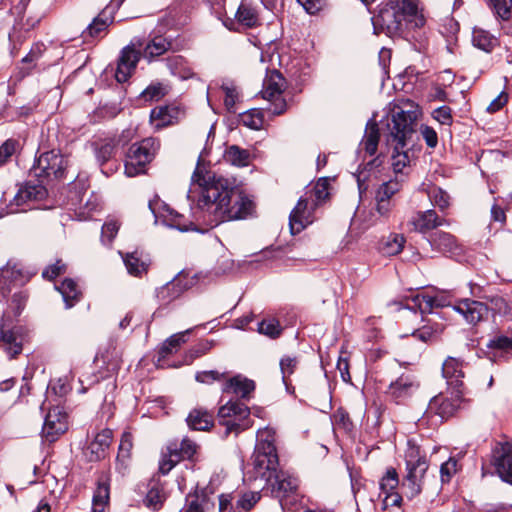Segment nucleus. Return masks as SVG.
Returning <instances> with one entry per match:
<instances>
[{"label": "nucleus", "instance_id": "f8f14e48", "mask_svg": "<svg viewBox=\"0 0 512 512\" xmlns=\"http://www.w3.org/2000/svg\"><path fill=\"white\" fill-rule=\"evenodd\" d=\"M317 203L312 201L307 194L301 196L289 215V227L293 235L303 231L308 225L314 221V211Z\"/></svg>", "mask_w": 512, "mask_h": 512}, {"label": "nucleus", "instance_id": "c03bdc74", "mask_svg": "<svg viewBox=\"0 0 512 512\" xmlns=\"http://www.w3.org/2000/svg\"><path fill=\"white\" fill-rule=\"evenodd\" d=\"M169 91V86L161 82L151 83L142 93L141 97L145 101H158Z\"/></svg>", "mask_w": 512, "mask_h": 512}, {"label": "nucleus", "instance_id": "4c0bfd02", "mask_svg": "<svg viewBox=\"0 0 512 512\" xmlns=\"http://www.w3.org/2000/svg\"><path fill=\"white\" fill-rule=\"evenodd\" d=\"M224 159L234 166L245 167L250 163L251 154L246 149H242L237 145H232L226 149Z\"/></svg>", "mask_w": 512, "mask_h": 512}, {"label": "nucleus", "instance_id": "1a4fd4ad", "mask_svg": "<svg viewBox=\"0 0 512 512\" xmlns=\"http://www.w3.org/2000/svg\"><path fill=\"white\" fill-rule=\"evenodd\" d=\"M149 209L155 216L156 221L161 220L164 225L170 228L177 229L181 232L196 230V226L192 221L186 219L184 215L179 214L159 200L149 201Z\"/></svg>", "mask_w": 512, "mask_h": 512}, {"label": "nucleus", "instance_id": "7c9ffc66", "mask_svg": "<svg viewBox=\"0 0 512 512\" xmlns=\"http://www.w3.org/2000/svg\"><path fill=\"white\" fill-rule=\"evenodd\" d=\"M453 309L460 313L467 323L475 325L480 321V302L468 298L458 301Z\"/></svg>", "mask_w": 512, "mask_h": 512}, {"label": "nucleus", "instance_id": "8fccbe9b", "mask_svg": "<svg viewBox=\"0 0 512 512\" xmlns=\"http://www.w3.org/2000/svg\"><path fill=\"white\" fill-rule=\"evenodd\" d=\"M328 185L327 179H320L317 181L315 186L305 194H307L308 197H311L312 201L317 203V206H319L329 196Z\"/></svg>", "mask_w": 512, "mask_h": 512}, {"label": "nucleus", "instance_id": "cd10ccee", "mask_svg": "<svg viewBox=\"0 0 512 512\" xmlns=\"http://www.w3.org/2000/svg\"><path fill=\"white\" fill-rule=\"evenodd\" d=\"M254 389L255 383L253 380H250L241 375H236L225 383L223 392L233 393L242 399H248Z\"/></svg>", "mask_w": 512, "mask_h": 512}, {"label": "nucleus", "instance_id": "e2e57ef3", "mask_svg": "<svg viewBox=\"0 0 512 512\" xmlns=\"http://www.w3.org/2000/svg\"><path fill=\"white\" fill-rule=\"evenodd\" d=\"M297 364L296 357L285 356L280 360L282 380L286 386H288V377L294 373Z\"/></svg>", "mask_w": 512, "mask_h": 512}, {"label": "nucleus", "instance_id": "69168bd1", "mask_svg": "<svg viewBox=\"0 0 512 512\" xmlns=\"http://www.w3.org/2000/svg\"><path fill=\"white\" fill-rule=\"evenodd\" d=\"M457 472V461L454 458H449L440 467V477L442 483H448L451 477Z\"/></svg>", "mask_w": 512, "mask_h": 512}, {"label": "nucleus", "instance_id": "4d7b16f0", "mask_svg": "<svg viewBox=\"0 0 512 512\" xmlns=\"http://www.w3.org/2000/svg\"><path fill=\"white\" fill-rule=\"evenodd\" d=\"M119 223L117 220L109 219L103 226L101 231V241L103 244L109 245L115 238L119 230Z\"/></svg>", "mask_w": 512, "mask_h": 512}, {"label": "nucleus", "instance_id": "de8ad7c7", "mask_svg": "<svg viewBox=\"0 0 512 512\" xmlns=\"http://www.w3.org/2000/svg\"><path fill=\"white\" fill-rule=\"evenodd\" d=\"M487 348L489 350L495 351V356L497 353L509 352L512 350V337H508L505 335H496L494 338L489 340L487 343Z\"/></svg>", "mask_w": 512, "mask_h": 512}, {"label": "nucleus", "instance_id": "f03ea898", "mask_svg": "<svg viewBox=\"0 0 512 512\" xmlns=\"http://www.w3.org/2000/svg\"><path fill=\"white\" fill-rule=\"evenodd\" d=\"M192 185L198 186L199 197L194 208L197 219L215 227L220 223L244 219L251 215L253 202L230 182L211 172L197 167L192 176Z\"/></svg>", "mask_w": 512, "mask_h": 512}, {"label": "nucleus", "instance_id": "0eeeda50", "mask_svg": "<svg viewBox=\"0 0 512 512\" xmlns=\"http://www.w3.org/2000/svg\"><path fill=\"white\" fill-rule=\"evenodd\" d=\"M26 330L21 325H11L5 313L0 318V347L10 359L17 357L23 350Z\"/></svg>", "mask_w": 512, "mask_h": 512}, {"label": "nucleus", "instance_id": "09e8293b", "mask_svg": "<svg viewBox=\"0 0 512 512\" xmlns=\"http://www.w3.org/2000/svg\"><path fill=\"white\" fill-rule=\"evenodd\" d=\"M489 5L502 20L507 21L512 17V0H489Z\"/></svg>", "mask_w": 512, "mask_h": 512}, {"label": "nucleus", "instance_id": "bf43d9fd", "mask_svg": "<svg viewBox=\"0 0 512 512\" xmlns=\"http://www.w3.org/2000/svg\"><path fill=\"white\" fill-rule=\"evenodd\" d=\"M375 207L374 210L380 219L386 220L390 217L396 203L391 202V200H384V198H380L378 196L374 197Z\"/></svg>", "mask_w": 512, "mask_h": 512}, {"label": "nucleus", "instance_id": "4be33fe9", "mask_svg": "<svg viewBox=\"0 0 512 512\" xmlns=\"http://www.w3.org/2000/svg\"><path fill=\"white\" fill-rule=\"evenodd\" d=\"M113 433L110 429H103L97 433L87 447L86 455L89 461H99L105 458L112 442Z\"/></svg>", "mask_w": 512, "mask_h": 512}, {"label": "nucleus", "instance_id": "c756f323", "mask_svg": "<svg viewBox=\"0 0 512 512\" xmlns=\"http://www.w3.org/2000/svg\"><path fill=\"white\" fill-rule=\"evenodd\" d=\"M395 174V178L385 181L379 185L375 192V196L384 198V200H391V202L396 203V196L402 189L404 182V170L401 173Z\"/></svg>", "mask_w": 512, "mask_h": 512}, {"label": "nucleus", "instance_id": "2f4dec72", "mask_svg": "<svg viewBox=\"0 0 512 512\" xmlns=\"http://www.w3.org/2000/svg\"><path fill=\"white\" fill-rule=\"evenodd\" d=\"M211 506V501L204 491L189 493L185 499V505L181 512H206Z\"/></svg>", "mask_w": 512, "mask_h": 512}, {"label": "nucleus", "instance_id": "c9c22d12", "mask_svg": "<svg viewBox=\"0 0 512 512\" xmlns=\"http://www.w3.org/2000/svg\"><path fill=\"white\" fill-rule=\"evenodd\" d=\"M56 289L61 293L66 308L73 307L79 300L81 292L73 279H65Z\"/></svg>", "mask_w": 512, "mask_h": 512}, {"label": "nucleus", "instance_id": "603ef678", "mask_svg": "<svg viewBox=\"0 0 512 512\" xmlns=\"http://www.w3.org/2000/svg\"><path fill=\"white\" fill-rule=\"evenodd\" d=\"M258 331L270 338L278 337L282 332V327L279 321L275 318L263 319L258 324Z\"/></svg>", "mask_w": 512, "mask_h": 512}, {"label": "nucleus", "instance_id": "a211bd4d", "mask_svg": "<svg viewBox=\"0 0 512 512\" xmlns=\"http://www.w3.org/2000/svg\"><path fill=\"white\" fill-rule=\"evenodd\" d=\"M46 196L47 189L42 185V183L32 184L28 182L18 189L13 200L10 202V212L16 213L19 211H25L24 208H20L30 202L40 201Z\"/></svg>", "mask_w": 512, "mask_h": 512}, {"label": "nucleus", "instance_id": "774afa93", "mask_svg": "<svg viewBox=\"0 0 512 512\" xmlns=\"http://www.w3.org/2000/svg\"><path fill=\"white\" fill-rule=\"evenodd\" d=\"M508 102V94L501 91L495 98H493L489 105L486 107L488 113H495L501 110Z\"/></svg>", "mask_w": 512, "mask_h": 512}, {"label": "nucleus", "instance_id": "a19ab883", "mask_svg": "<svg viewBox=\"0 0 512 512\" xmlns=\"http://www.w3.org/2000/svg\"><path fill=\"white\" fill-rule=\"evenodd\" d=\"M165 499L166 495L163 488L159 486H153L147 492V495L144 499V504L147 508L157 511L163 506Z\"/></svg>", "mask_w": 512, "mask_h": 512}, {"label": "nucleus", "instance_id": "6e6552de", "mask_svg": "<svg viewBox=\"0 0 512 512\" xmlns=\"http://www.w3.org/2000/svg\"><path fill=\"white\" fill-rule=\"evenodd\" d=\"M250 410L247 405L236 400H229L218 410V418L228 431H242L250 426L248 416Z\"/></svg>", "mask_w": 512, "mask_h": 512}, {"label": "nucleus", "instance_id": "72a5a7b5", "mask_svg": "<svg viewBox=\"0 0 512 512\" xmlns=\"http://www.w3.org/2000/svg\"><path fill=\"white\" fill-rule=\"evenodd\" d=\"M186 421L191 429L205 431L213 425V416L207 410L196 408L189 413Z\"/></svg>", "mask_w": 512, "mask_h": 512}, {"label": "nucleus", "instance_id": "4468645a", "mask_svg": "<svg viewBox=\"0 0 512 512\" xmlns=\"http://www.w3.org/2000/svg\"><path fill=\"white\" fill-rule=\"evenodd\" d=\"M462 395L463 390H452L451 396L441 392L430 400L427 412L438 415L441 419H448L459 408Z\"/></svg>", "mask_w": 512, "mask_h": 512}, {"label": "nucleus", "instance_id": "0e129e2a", "mask_svg": "<svg viewBox=\"0 0 512 512\" xmlns=\"http://www.w3.org/2000/svg\"><path fill=\"white\" fill-rule=\"evenodd\" d=\"M18 142L14 139L6 140L0 146V166L4 165L16 152Z\"/></svg>", "mask_w": 512, "mask_h": 512}, {"label": "nucleus", "instance_id": "c85d7f7f", "mask_svg": "<svg viewBox=\"0 0 512 512\" xmlns=\"http://www.w3.org/2000/svg\"><path fill=\"white\" fill-rule=\"evenodd\" d=\"M120 255L122 256L123 262L130 275L141 277L143 274L147 273L149 261L147 258L139 255L137 251L125 254L120 252Z\"/></svg>", "mask_w": 512, "mask_h": 512}, {"label": "nucleus", "instance_id": "9d476101", "mask_svg": "<svg viewBox=\"0 0 512 512\" xmlns=\"http://www.w3.org/2000/svg\"><path fill=\"white\" fill-rule=\"evenodd\" d=\"M490 463L502 481L512 485V443L495 441L491 448Z\"/></svg>", "mask_w": 512, "mask_h": 512}, {"label": "nucleus", "instance_id": "473e14b6", "mask_svg": "<svg viewBox=\"0 0 512 512\" xmlns=\"http://www.w3.org/2000/svg\"><path fill=\"white\" fill-rule=\"evenodd\" d=\"M429 242L434 249L442 253H454L458 249L455 237L442 231L433 233Z\"/></svg>", "mask_w": 512, "mask_h": 512}, {"label": "nucleus", "instance_id": "49530a36", "mask_svg": "<svg viewBox=\"0 0 512 512\" xmlns=\"http://www.w3.org/2000/svg\"><path fill=\"white\" fill-rule=\"evenodd\" d=\"M191 331L192 329H187L184 332H179L170 336L163 343V346L161 348L160 354L162 355V357H165L166 355L173 353L181 344L185 343V335L191 333Z\"/></svg>", "mask_w": 512, "mask_h": 512}, {"label": "nucleus", "instance_id": "aec40b11", "mask_svg": "<svg viewBox=\"0 0 512 512\" xmlns=\"http://www.w3.org/2000/svg\"><path fill=\"white\" fill-rule=\"evenodd\" d=\"M413 309H418L421 314L431 313L434 308H442L451 305L448 295L437 293L435 295L417 294L412 297Z\"/></svg>", "mask_w": 512, "mask_h": 512}, {"label": "nucleus", "instance_id": "9b49d317", "mask_svg": "<svg viewBox=\"0 0 512 512\" xmlns=\"http://www.w3.org/2000/svg\"><path fill=\"white\" fill-rule=\"evenodd\" d=\"M285 83V79L277 70L269 71L263 81L261 94L264 99L273 103L274 108L270 109L273 114L279 115L286 108V102L282 98Z\"/></svg>", "mask_w": 512, "mask_h": 512}, {"label": "nucleus", "instance_id": "39448f33", "mask_svg": "<svg viewBox=\"0 0 512 512\" xmlns=\"http://www.w3.org/2000/svg\"><path fill=\"white\" fill-rule=\"evenodd\" d=\"M68 164V157L64 156L59 151L51 150L40 154L35 160L30 173L34 177L39 178L41 183H43L44 180H58L65 176Z\"/></svg>", "mask_w": 512, "mask_h": 512}, {"label": "nucleus", "instance_id": "2eb2a0df", "mask_svg": "<svg viewBox=\"0 0 512 512\" xmlns=\"http://www.w3.org/2000/svg\"><path fill=\"white\" fill-rule=\"evenodd\" d=\"M272 487L273 495L282 502L284 499L292 498V501H296L299 493V480L298 478L280 471L272 474V479L269 481Z\"/></svg>", "mask_w": 512, "mask_h": 512}, {"label": "nucleus", "instance_id": "20e7f679", "mask_svg": "<svg viewBox=\"0 0 512 512\" xmlns=\"http://www.w3.org/2000/svg\"><path fill=\"white\" fill-rule=\"evenodd\" d=\"M405 462L407 474L401 486L406 497L413 499L422 492L429 463L426 457L420 454L419 447L415 445H409L406 450Z\"/></svg>", "mask_w": 512, "mask_h": 512}, {"label": "nucleus", "instance_id": "5701e85b", "mask_svg": "<svg viewBox=\"0 0 512 512\" xmlns=\"http://www.w3.org/2000/svg\"><path fill=\"white\" fill-rule=\"evenodd\" d=\"M442 376L451 390H462L464 373L459 359L448 357L442 365Z\"/></svg>", "mask_w": 512, "mask_h": 512}, {"label": "nucleus", "instance_id": "ea45409f", "mask_svg": "<svg viewBox=\"0 0 512 512\" xmlns=\"http://www.w3.org/2000/svg\"><path fill=\"white\" fill-rule=\"evenodd\" d=\"M405 238L401 234H391L383 241L381 252L387 256H394L400 253L404 247Z\"/></svg>", "mask_w": 512, "mask_h": 512}, {"label": "nucleus", "instance_id": "6ab92c4d", "mask_svg": "<svg viewBox=\"0 0 512 512\" xmlns=\"http://www.w3.org/2000/svg\"><path fill=\"white\" fill-rule=\"evenodd\" d=\"M29 276L18 265H7L0 270V301L11 292V285H24Z\"/></svg>", "mask_w": 512, "mask_h": 512}, {"label": "nucleus", "instance_id": "6e6d98bb", "mask_svg": "<svg viewBox=\"0 0 512 512\" xmlns=\"http://www.w3.org/2000/svg\"><path fill=\"white\" fill-rule=\"evenodd\" d=\"M439 325H424L419 329L413 331L412 336L422 342H429L434 340L440 333Z\"/></svg>", "mask_w": 512, "mask_h": 512}, {"label": "nucleus", "instance_id": "dca6fc26", "mask_svg": "<svg viewBox=\"0 0 512 512\" xmlns=\"http://www.w3.org/2000/svg\"><path fill=\"white\" fill-rule=\"evenodd\" d=\"M279 464L276 449H265L263 446H255L253 453V466L258 476L271 481L272 474L277 471Z\"/></svg>", "mask_w": 512, "mask_h": 512}, {"label": "nucleus", "instance_id": "5fc2aeb1", "mask_svg": "<svg viewBox=\"0 0 512 512\" xmlns=\"http://www.w3.org/2000/svg\"><path fill=\"white\" fill-rule=\"evenodd\" d=\"M172 449L176 450V453L181 457V460L183 459H191L196 451H197V445L195 442L188 438H184L180 444V447L176 443H171Z\"/></svg>", "mask_w": 512, "mask_h": 512}, {"label": "nucleus", "instance_id": "f3484780", "mask_svg": "<svg viewBox=\"0 0 512 512\" xmlns=\"http://www.w3.org/2000/svg\"><path fill=\"white\" fill-rule=\"evenodd\" d=\"M67 429V414L59 406L51 408L44 420L42 437L48 442H54Z\"/></svg>", "mask_w": 512, "mask_h": 512}, {"label": "nucleus", "instance_id": "412c9836", "mask_svg": "<svg viewBox=\"0 0 512 512\" xmlns=\"http://www.w3.org/2000/svg\"><path fill=\"white\" fill-rule=\"evenodd\" d=\"M261 5L262 0H242L235 15L238 23L247 28L256 27L259 24Z\"/></svg>", "mask_w": 512, "mask_h": 512}, {"label": "nucleus", "instance_id": "7ed1b4c3", "mask_svg": "<svg viewBox=\"0 0 512 512\" xmlns=\"http://www.w3.org/2000/svg\"><path fill=\"white\" fill-rule=\"evenodd\" d=\"M417 14L413 0H387L380 5L378 14L372 17L374 32L389 37L399 36L410 17Z\"/></svg>", "mask_w": 512, "mask_h": 512}, {"label": "nucleus", "instance_id": "680f3d73", "mask_svg": "<svg viewBox=\"0 0 512 512\" xmlns=\"http://www.w3.org/2000/svg\"><path fill=\"white\" fill-rule=\"evenodd\" d=\"M28 300V293L26 291H18L12 295L9 308L12 310L14 316H19L24 309Z\"/></svg>", "mask_w": 512, "mask_h": 512}, {"label": "nucleus", "instance_id": "bb28decb", "mask_svg": "<svg viewBox=\"0 0 512 512\" xmlns=\"http://www.w3.org/2000/svg\"><path fill=\"white\" fill-rule=\"evenodd\" d=\"M414 228L420 232H426L438 226L447 225L445 218H440L434 210L418 212L412 219Z\"/></svg>", "mask_w": 512, "mask_h": 512}, {"label": "nucleus", "instance_id": "ddd939ff", "mask_svg": "<svg viewBox=\"0 0 512 512\" xmlns=\"http://www.w3.org/2000/svg\"><path fill=\"white\" fill-rule=\"evenodd\" d=\"M137 45L141 46L142 44L139 40H133L131 45H127L121 50L115 71L117 82H126L135 72L140 60V52L135 48Z\"/></svg>", "mask_w": 512, "mask_h": 512}, {"label": "nucleus", "instance_id": "13d9d810", "mask_svg": "<svg viewBox=\"0 0 512 512\" xmlns=\"http://www.w3.org/2000/svg\"><path fill=\"white\" fill-rule=\"evenodd\" d=\"M256 446H263L265 449H276L275 431L268 427L259 429L257 432Z\"/></svg>", "mask_w": 512, "mask_h": 512}, {"label": "nucleus", "instance_id": "f257e3e1", "mask_svg": "<svg viewBox=\"0 0 512 512\" xmlns=\"http://www.w3.org/2000/svg\"><path fill=\"white\" fill-rule=\"evenodd\" d=\"M420 115L418 107L411 101L402 106L395 105L390 114L380 121V127L370 120L360 142L361 150L374 156L378 149L380 134L391 153V166L394 173H401L411 161L410 152L417 137L416 122Z\"/></svg>", "mask_w": 512, "mask_h": 512}, {"label": "nucleus", "instance_id": "338daca9", "mask_svg": "<svg viewBox=\"0 0 512 512\" xmlns=\"http://www.w3.org/2000/svg\"><path fill=\"white\" fill-rule=\"evenodd\" d=\"M110 488L107 482H99L93 495V503L108 504Z\"/></svg>", "mask_w": 512, "mask_h": 512}, {"label": "nucleus", "instance_id": "b1692460", "mask_svg": "<svg viewBox=\"0 0 512 512\" xmlns=\"http://www.w3.org/2000/svg\"><path fill=\"white\" fill-rule=\"evenodd\" d=\"M181 111L175 106H163L152 109L150 121L156 130H160L178 122Z\"/></svg>", "mask_w": 512, "mask_h": 512}, {"label": "nucleus", "instance_id": "864d4df0", "mask_svg": "<svg viewBox=\"0 0 512 512\" xmlns=\"http://www.w3.org/2000/svg\"><path fill=\"white\" fill-rule=\"evenodd\" d=\"M431 202L437 206L441 211H445L450 206L449 194L439 187H434L429 192Z\"/></svg>", "mask_w": 512, "mask_h": 512}, {"label": "nucleus", "instance_id": "f704fd0d", "mask_svg": "<svg viewBox=\"0 0 512 512\" xmlns=\"http://www.w3.org/2000/svg\"><path fill=\"white\" fill-rule=\"evenodd\" d=\"M166 66L172 75L182 80H187L194 76V72L187 65L186 60L180 55H173L166 58Z\"/></svg>", "mask_w": 512, "mask_h": 512}, {"label": "nucleus", "instance_id": "052dcab7", "mask_svg": "<svg viewBox=\"0 0 512 512\" xmlns=\"http://www.w3.org/2000/svg\"><path fill=\"white\" fill-rule=\"evenodd\" d=\"M115 145L112 142H104L95 147V156L100 165L106 163L114 155Z\"/></svg>", "mask_w": 512, "mask_h": 512}, {"label": "nucleus", "instance_id": "3c124183", "mask_svg": "<svg viewBox=\"0 0 512 512\" xmlns=\"http://www.w3.org/2000/svg\"><path fill=\"white\" fill-rule=\"evenodd\" d=\"M243 125L248 128L259 130L263 126V113L258 109H251L241 115Z\"/></svg>", "mask_w": 512, "mask_h": 512}, {"label": "nucleus", "instance_id": "393cba45", "mask_svg": "<svg viewBox=\"0 0 512 512\" xmlns=\"http://www.w3.org/2000/svg\"><path fill=\"white\" fill-rule=\"evenodd\" d=\"M187 289L180 277L174 278L156 290V297L162 306H167L174 300L178 299Z\"/></svg>", "mask_w": 512, "mask_h": 512}, {"label": "nucleus", "instance_id": "a878e982", "mask_svg": "<svg viewBox=\"0 0 512 512\" xmlns=\"http://www.w3.org/2000/svg\"><path fill=\"white\" fill-rule=\"evenodd\" d=\"M417 388L418 384L415 382L414 377L401 375L389 385L387 393L396 400H402L410 396Z\"/></svg>", "mask_w": 512, "mask_h": 512}, {"label": "nucleus", "instance_id": "e433bc0d", "mask_svg": "<svg viewBox=\"0 0 512 512\" xmlns=\"http://www.w3.org/2000/svg\"><path fill=\"white\" fill-rule=\"evenodd\" d=\"M172 42L163 36H154L144 47L143 54L148 60L166 53Z\"/></svg>", "mask_w": 512, "mask_h": 512}, {"label": "nucleus", "instance_id": "a18cd8bd", "mask_svg": "<svg viewBox=\"0 0 512 512\" xmlns=\"http://www.w3.org/2000/svg\"><path fill=\"white\" fill-rule=\"evenodd\" d=\"M399 485V476L395 468L390 467L380 480V489L388 496L392 495Z\"/></svg>", "mask_w": 512, "mask_h": 512}, {"label": "nucleus", "instance_id": "37998d69", "mask_svg": "<svg viewBox=\"0 0 512 512\" xmlns=\"http://www.w3.org/2000/svg\"><path fill=\"white\" fill-rule=\"evenodd\" d=\"M110 19L104 16V13H100L97 17L94 18L92 23L86 28L83 32V37L86 39L89 37H97L101 32L105 31L109 26Z\"/></svg>", "mask_w": 512, "mask_h": 512}, {"label": "nucleus", "instance_id": "58836bf2", "mask_svg": "<svg viewBox=\"0 0 512 512\" xmlns=\"http://www.w3.org/2000/svg\"><path fill=\"white\" fill-rule=\"evenodd\" d=\"M483 307L487 312H492L493 315H508L512 312V304L501 296L486 298V301L482 302Z\"/></svg>", "mask_w": 512, "mask_h": 512}, {"label": "nucleus", "instance_id": "423d86ee", "mask_svg": "<svg viewBox=\"0 0 512 512\" xmlns=\"http://www.w3.org/2000/svg\"><path fill=\"white\" fill-rule=\"evenodd\" d=\"M157 150V142L153 138L143 139L130 146L125 160V174L134 177L145 173L146 166L151 162Z\"/></svg>", "mask_w": 512, "mask_h": 512}, {"label": "nucleus", "instance_id": "79ce46f5", "mask_svg": "<svg viewBox=\"0 0 512 512\" xmlns=\"http://www.w3.org/2000/svg\"><path fill=\"white\" fill-rule=\"evenodd\" d=\"M180 461L181 457L176 453V450L172 449V445H168L167 452L162 454L159 462V471L161 474L166 475Z\"/></svg>", "mask_w": 512, "mask_h": 512}]
</instances>
